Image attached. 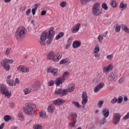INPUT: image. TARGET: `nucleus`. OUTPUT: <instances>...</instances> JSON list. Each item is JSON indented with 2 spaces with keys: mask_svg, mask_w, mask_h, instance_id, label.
Returning a JSON list of instances; mask_svg holds the SVG:
<instances>
[{
  "mask_svg": "<svg viewBox=\"0 0 129 129\" xmlns=\"http://www.w3.org/2000/svg\"><path fill=\"white\" fill-rule=\"evenodd\" d=\"M55 34V31H54V29L53 28H51L47 32H44L42 33L40 36L39 43H40L41 46H45V43L46 41V39H48L47 41L48 45H50L51 44V42H52V40L53 39V36Z\"/></svg>",
  "mask_w": 129,
  "mask_h": 129,
  "instance_id": "nucleus-1",
  "label": "nucleus"
},
{
  "mask_svg": "<svg viewBox=\"0 0 129 129\" xmlns=\"http://www.w3.org/2000/svg\"><path fill=\"white\" fill-rule=\"evenodd\" d=\"M27 33V30L24 26L19 27L16 31L15 35V38L17 41H21L25 38V35Z\"/></svg>",
  "mask_w": 129,
  "mask_h": 129,
  "instance_id": "nucleus-2",
  "label": "nucleus"
},
{
  "mask_svg": "<svg viewBox=\"0 0 129 129\" xmlns=\"http://www.w3.org/2000/svg\"><path fill=\"white\" fill-rule=\"evenodd\" d=\"M13 62L14 60L5 58L1 61V65L4 68L6 71H10L11 70V66L10 64H13Z\"/></svg>",
  "mask_w": 129,
  "mask_h": 129,
  "instance_id": "nucleus-3",
  "label": "nucleus"
},
{
  "mask_svg": "<svg viewBox=\"0 0 129 129\" xmlns=\"http://www.w3.org/2000/svg\"><path fill=\"white\" fill-rule=\"evenodd\" d=\"M92 14L94 16L97 17L102 14V9L100 7V4L99 3H95L92 7Z\"/></svg>",
  "mask_w": 129,
  "mask_h": 129,
  "instance_id": "nucleus-4",
  "label": "nucleus"
},
{
  "mask_svg": "<svg viewBox=\"0 0 129 129\" xmlns=\"http://www.w3.org/2000/svg\"><path fill=\"white\" fill-rule=\"evenodd\" d=\"M69 75V72H65L63 75L62 77H59L57 78L55 80V84L56 86H59L60 84H62L65 80H66V77H67Z\"/></svg>",
  "mask_w": 129,
  "mask_h": 129,
  "instance_id": "nucleus-5",
  "label": "nucleus"
},
{
  "mask_svg": "<svg viewBox=\"0 0 129 129\" xmlns=\"http://www.w3.org/2000/svg\"><path fill=\"white\" fill-rule=\"evenodd\" d=\"M54 94L55 95H59L60 96H65L67 95V91L65 89H56L54 91Z\"/></svg>",
  "mask_w": 129,
  "mask_h": 129,
  "instance_id": "nucleus-6",
  "label": "nucleus"
},
{
  "mask_svg": "<svg viewBox=\"0 0 129 129\" xmlns=\"http://www.w3.org/2000/svg\"><path fill=\"white\" fill-rule=\"evenodd\" d=\"M120 117H121L120 114L118 113H114L112 119L113 123L114 124H117L118 122H119V121L120 120Z\"/></svg>",
  "mask_w": 129,
  "mask_h": 129,
  "instance_id": "nucleus-7",
  "label": "nucleus"
},
{
  "mask_svg": "<svg viewBox=\"0 0 129 129\" xmlns=\"http://www.w3.org/2000/svg\"><path fill=\"white\" fill-rule=\"evenodd\" d=\"M88 102V96L87 93L86 91L83 92L82 94V105H85L86 103Z\"/></svg>",
  "mask_w": 129,
  "mask_h": 129,
  "instance_id": "nucleus-8",
  "label": "nucleus"
},
{
  "mask_svg": "<svg viewBox=\"0 0 129 129\" xmlns=\"http://www.w3.org/2000/svg\"><path fill=\"white\" fill-rule=\"evenodd\" d=\"M105 86V84L103 82H101L99 83L94 88V92L95 93H97L99 92L101 89H102Z\"/></svg>",
  "mask_w": 129,
  "mask_h": 129,
  "instance_id": "nucleus-9",
  "label": "nucleus"
},
{
  "mask_svg": "<svg viewBox=\"0 0 129 129\" xmlns=\"http://www.w3.org/2000/svg\"><path fill=\"white\" fill-rule=\"evenodd\" d=\"M81 27V23H77V24L75 25L71 30L72 34H76V33H78V32H79V30H80Z\"/></svg>",
  "mask_w": 129,
  "mask_h": 129,
  "instance_id": "nucleus-10",
  "label": "nucleus"
},
{
  "mask_svg": "<svg viewBox=\"0 0 129 129\" xmlns=\"http://www.w3.org/2000/svg\"><path fill=\"white\" fill-rule=\"evenodd\" d=\"M17 70L19 71V72H22V73H28V72H29L30 71L29 68L23 65H20L19 67H18Z\"/></svg>",
  "mask_w": 129,
  "mask_h": 129,
  "instance_id": "nucleus-11",
  "label": "nucleus"
},
{
  "mask_svg": "<svg viewBox=\"0 0 129 129\" xmlns=\"http://www.w3.org/2000/svg\"><path fill=\"white\" fill-rule=\"evenodd\" d=\"M62 58V53L58 52L56 54H54L52 59L53 62L55 63L59 62V60Z\"/></svg>",
  "mask_w": 129,
  "mask_h": 129,
  "instance_id": "nucleus-12",
  "label": "nucleus"
},
{
  "mask_svg": "<svg viewBox=\"0 0 129 129\" xmlns=\"http://www.w3.org/2000/svg\"><path fill=\"white\" fill-rule=\"evenodd\" d=\"M24 112L26 114H28L29 115H33L35 114V111L33 109H30L28 107L23 108Z\"/></svg>",
  "mask_w": 129,
  "mask_h": 129,
  "instance_id": "nucleus-13",
  "label": "nucleus"
},
{
  "mask_svg": "<svg viewBox=\"0 0 129 129\" xmlns=\"http://www.w3.org/2000/svg\"><path fill=\"white\" fill-rule=\"evenodd\" d=\"M41 88V83L39 81H36L32 86V89L33 91H36Z\"/></svg>",
  "mask_w": 129,
  "mask_h": 129,
  "instance_id": "nucleus-14",
  "label": "nucleus"
},
{
  "mask_svg": "<svg viewBox=\"0 0 129 129\" xmlns=\"http://www.w3.org/2000/svg\"><path fill=\"white\" fill-rule=\"evenodd\" d=\"M113 69V64H110L108 66H106L103 67V72L104 73H108V72H110V71H111V70H112Z\"/></svg>",
  "mask_w": 129,
  "mask_h": 129,
  "instance_id": "nucleus-15",
  "label": "nucleus"
},
{
  "mask_svg": "<svg viewBox=\"0 0 129 129\" xmlns=\"http://www.w3.org/2000/svg\"><path fill=\"white\" fill-rule=\"evenodd\" d=\"M47 72H48V73H51L54 76H57L58 74V69L53 68H48L47 69Z\"/></svg>",
  "mask_w": 129,
  "mask_h": 129,
  "instance_id": "nucleus-16",
  "label": "nucleus"
},
{
  "mask_svg": "<svg viewBox=\"0 0 129 129\" xmlns=\"http://www.w3.org/2000/svg\"><path fill=\"white\" fill-rule=\"evenodd\" d=\"M117 76L113 73H110L108 76V80L109 81H116Z\"/></svg>",
  "mask_w": 129,
  "mask_h": 129,
  "instance_id": "nucleus-17",
  "label": "nucleus"
},
{
  "mask_svg": "<svg viewBox=\"0 0 129 129\" xmlns=\"http://www.w3.org/2000/svg\"><path fill=\"white\" fill-rule=\"evenodd\" d=\"M53 103L54 105H62V104H64V103H65V100L59 98L53 101Z\"/></svg>",
  "mask_w": 129,
  "mask_h": 129,
  "instance_id": "nucleus-18",
  "label": "nucleus"
},
{
  "mask_svg": "<svg viewBox=\"0 0 129 129\" xmlns=\"http://www.w3.org/2000/svg\"><path fill=\"white\" fill-rule=\"evenodd\" d=\"M75 89V86L73 84L69 85L68 88L67 89H65L67 91V95L68 92H73Z\"/></svg>",
  "mask_w": 129,
  "mask_h": 129,
  "instance_id": "nucleus-19",
  "label": "nucleus"
},
{
  "mask_svg": "<svg viewBox=\"0 0 129 129\" xmlns=\"http://www.w3.org/2000/svg\"><path fill=\"white\" fill-rule=\"evenodd\" d=\"M102 113L105 118L108 117V116L109 115V109L107 108L103 109Z\"/></svg>",
  "mask_w": 129,
  "mask_h": 129,
  "instance_id": "nucleus-20",
  "label": "nucleus"
},
{
  "mask_svg": "<svg viewBox=\"0 0 129 129\" xmlns=\"http://www.w3.org/2000/svg\"><path fill=\"white\" fill-rule=\"evenodd\" d=\"M81 46V42L78 40L75 41L73 43V47L74 49H77V48H79Z\"/></svg>",
  "mask_w": 129,
  "mask_h": 129,
  "instance_id": "nucleus-21",
  "label": "nucleus"
},
{
  "mask_svg": "<svg viewBox=\"0 0 129 129\" xmlns=\"http://www.w3.org/2000/svg\"><path fill=\"white\" fill-rule=\"evenodd\" d=\"M7 90V86L6 85L4 84H0V92H1L2 94Z\"/></svg>",
  "mask_w": 129,
  "mask_h": 129,
  "instance_id": "nucleus-22",
  "label": "nucleus"
},
{
  "mask_svg": "<svg viewBox=\"0 0 129 129\" xmlns=\"http://www.w3.org/2000/svg\"><path fill=\"white\" fill-rule=\"evenodd\" d=\"M26 107L30 109H35L36 108V105L33 103H29L26 104Z\"/></svg>",
  "mask_w": 129,
  "mask_h": 129,
  "instance_id": "nucleus-23",
  "label": "nucleus"
},
{
  "mask_svg": "<svg viewBox=\"0 0 129 129\" xmlns=\"http://www.w3.org/2000/svg\"><path fill=\"white\" fill-rule=\"evenodd\" d=\"M55 54V52L54 51H50L48 54H47V59L48 60H52L53 61V58H54V55Z\"/></svg>",
  "mask_w": 129,
  "mask_h": 129,
  "instance_id": "nucleus-24",
  "label": "nucleus"
},
{
  "mask_svg": "<svg viewBox=\"0 0 129 129\" xmlns=\"http://www.w3.org/2000/svg\"><path fill=\"white\" fill-rule=\"evenodd\" d=\"M99 51H100L99 45H96L93 49V54H98V53H99Z\"/></svg>",
  "mask_w": 129,
  "mask_h": 129,
  "instance_id": "nucleus-25",
  "label": "nucleus"
},
{
  "mask_svg": "<svg viewBox=\"0 0 129 129\" xmlns=\"http://www.w3.org/2000/svg\"><path fill=\"white\" fill-rule=\"evenodd\" d=\"M2 94H4L7 98H10L12 96V92L8 91V90L2 93Z\"/></svg>",
  "mask_w": 129,
  "mask_h": 129,
  "instance_id": "nucleus-26",
  "label": "nucleus"
},
{
  "mask_svg": "<svg viewBox=\"0 0 129 129\" xmlns=\"http://www.w3.org/2000/svg\"><path fill=\"white\" fill-rule=\"evenodd\" d=\"M6 82L9 86H16V84L15 83V82H14V80H7Z\"/></svg>",
  "mask_w": 129,
  "mask_h": 129,
  "instance_id": "nucleus-27",
  "label": "nucleus"
},
{
  "mask_svg": "<svg viewBox=\"0 0 129 129\" xmlns=\"http://www.w3.org/2000/svg\"><path fill=\"white\" fill-rule=\"evenodd\" d=\"M47 110L48 112L52 113L55 110V106H53V105H49L47 107Z\"/></svg>",
  "mask_w": 129,
  "mask_h": 129,
  "instance_id": "nucleus-28",
  "label": "nucleus"
},
{
  "mask_svg": "<svg viewBox=\"0 0 129 129\" xmlns=\"http://www.w3.org/2000/svg\"><path fill=\"white\" fill-rule=\"evenodd\" d=\"M69 60H70L69 58L67 57L64 59L61 60L59 61V64H60V65H62V64H67V63H68V62H69Z\"/></svg>",
  "mask_w": 129,
  "mask_h": 129,
  "instance_id": "nucleus-29",
  "label": "nucleus"
},
{
  "mask_svg": "<svg viewBox=\"0 0 129 129\" xmlns=\"http://www.w3.org/2000/svg\"><path fill=\"white\" fill-rule=\"evenodd\" d=\"M127 6L126 4H124L123 2H121L119 4V9H121L122 11H123L126 9Z\"/></svg>",
  "mask_w": 129,
  "mask_h": 129,
  "instance_id": "nucleus-30",
  "label": "nucleus"
},
{
  "mask_svg": "<svg viewBox=\"0 0 129 129\" xmlns=\"http://www.w3.org/2000/svg\"><path fill=\"white\" fill-rule=\"evenodd\" d=\"M121 28H122V30H123V31H124V32H125V33H128L129 34V29H128V28H127L126 25H125L124 24H122Z\"/></svg>",
  "mask_w": 129,
  "mask_h": 129,
  "instance_id": "nucleus-31",
  "label": "nucleus"
},
{
  "mask_svg": "<svg viewBox=\"0 0 129 129\" xmlns=\"http://www.w3.org/2000/svg\"><path fill=\"white\" fill-rule=\"evenodd\" d=\"M18 117H19L20 120H21V121L25 119V116H24V114H23L22 112L18 113Z\"/></svg>",
  "mask_w": 129,
  "mask_h": 129,
  "instance_id": "nucleus-32",
  "label": "nucleus"
},
{
  "mask_svg": "<svg viewBox=\"0 0 129 129\" xmlns=\"http://www.w3.org/2000/svg\"><path fill=\"white\" fill-rule=\"evenodd\" d=\"M4 119L5 121H9V120H12L13 119V117L8 115H6L4 116Z\"/></svg>",
  "mask_w": 129,
  "mask_h": 129,
  "instance_id": "nucleus-33",
  "label": "nucleus"
},
{
  "mask_svg": "<svg viewBox=\"0 0 129 129\" xmlns=\"http://www.w3.org/2000/svg\"><path fill=\"white\" fill-rule=\"evenodd\" d=\"M12 52V48L11 47H8L6 48V50H5V55L6 56H9Z\"/></svg>",
  "mask_w": 129,
  "mask_h": 129,
  "instance_id": "nucleus-34",
  "label": "nucleus"
},
{
  "mask_svg": "<svg viewBox=\"0 0 129 129\" xmlns=\"http://www.w3.org/2000/svg\"><path fill=\"white\" fill-rule=\"evenodd\" d=\"M31 91H32V89L26 88V89L23 90V92L25 95L30 94V93H31Z\"/></svg>",
  "mask_w": 129,
  "mask_h": 129,
  "instance_id": "nucleus-35",
  "label": "nucleus"
},
{
  "mask_svg": "<svg viewBox=\"0 0 129 129\" xmlns=\"http://www.w3.org/2000/svg\"><path fill=\"white\" fill-rule=\"evenodd\" d=\"M64 36V33L60 32L55 37V40H59V39H61L62 37Z\"/></svg>",
  "mask_w": 129,
  "mask_h": 129,
  "instance_id": "nucleus-36",
  "label": "nucleus"
},
{
  "mask_svg": "<svg viewBox=\"0 0 129 129\" xmlns=\"http://www.w3.org/2000/svg\"><path fill=\"white\" fill-rule=\"evenodd\" d=\"M110 6L112 7V8H116V2H115V0L110 1Z\"/></svg>",
  "mask_w": 129,
  "mask_h": 129,
  "instance_id": "nucleus-37",
  "label": "nucleus"
},
{
  "mask_svg": "<svg viewBox=\"0 0 129 129\" xmlns=\"http://www.w3.org/2000/svg\"><path fill=\"white\" fill-rule=\"evenodd\" d=\"M39 116H40V117H42V118H46V117H47V115H46V113L44 112H40L39 113Z\"/></svg>",
  "mask_w": 129,
  "mask_h": 129,
  "instance_id": "nucleus-38",
  "label": "nucleus"
},
{
  "mask_svg": "<svg viewBox=\"0 0 129 129\" xmlns=\"http://www.w3.org/2000/svg\"><path fill=\"white\" fill-rule=\"evenodd\" d=\"M33 128L34 129H42L43 128V127L41 124H36L33 125Z\"/></svg>",
  "mask_w": 129,
  "mask_h": 129,
  "instance_id": "nucleus-39",
  "label": "nucleus"
},
{
  "mask_svg": "<svg viewBox=\"0 0 129 129\" xmlns=\"http://www.w3.org/2000/svg\"><path fill=\"white\" fill-rule=\"evenodd\" d=\"M120 28H121V26L119 25L116 24V27H115V31L117 33H118L120 32Z\"/></svg>",
  "mask_w": 129,
  "mask_h": 129,
  "instance_id": "nucleus-40",
  "label": "nucleus"
},
{
  "mask_svg": "<svg viewBox=\"0 0 129 129\" xmlns=\"http://www.w3.org/2000/svg\"><path fill=\"white\" fill-rule=\"evenodd\" d=\"M37 9H38V4H36L35 5V8L32 9V13L33 16L36 15V11H37Z\"/></svg>",
  "mask_w": 129,
  "mask_h": 129,
  "instance_id": "nucleus-41",
  "label": "nucleus"
},
{
  "mask_svg": "<svg viewBox=\"0 0 129 129\" xmlns=\"http://www.w3.org/2000/svg\"><path fill=\"white\" fill-rule=\"evenodd\" d=\"M72 104H74L76 107H77V108H80V107H81V105H80L78 102L73 101Z\"/></svg>",
  "mask_w": 129,
  "mask_h": 129,
  "instance_id": "nucleus-42",
  "label": "nucleus"
},
{
  "mask_svg": "<svg viewBox=\"0 0 129 129\" xmlns=\"http://www.w3.org/2000/svg\"><path fill=\"white\" fill-rule=\"evenodd\" d=\"M59 6L61 8H65L67 6V3L65 1H62L60 3Z\"/></svg>",
  "mask_w": 129,
  "mask_h": 129,
  "instance_id": "nucleus-43",
  "label": "nucleus"
},
{
  "mask_svg": "<svg viewBox=\"0 0 129 129\" xmlns=\"http://www.w3.org/2000/svg\"><path fill=\"white\" fill-rule=\"evenodd\" d=\"M106 119L105 118H103L99 122V125H103V124H105V122H106V121H105Z\"/></svg>",
  "mask_w": 129,
  "mask_h": 129,
  "instance_id": "nucleus-44",
  "label": "nucleus"
},
{
  "mask_svg": "<svg viewBox=\"0 0 129 129\" xmlns=\"http://www.w3.org/2000/svg\"><path fill=\"white\" fill-rule=\"evenodd\" d=\"M102 9L105 10V11H107V10H108V7H107V5H106V4H105V3L102 4Z\"/></svg>",
  "mask_w": 129,
  "mask_h": 129,
  "instance_id": "nucleus-45",
  "label": "nucleus"
},
{
  "mask_svg": "<svg viewBox=\"0 0 129 129\" xmlns=\"http://www.w3.org/2000/svg\"><path fill=\"white\" fill-rule=\"evenodd\" d=\"M97 39L100 43H102V40H103V36H102V35L100 34L98 36Z\"/></svg>",
  "mask_w": 129,
  "mask_h": 129,
  "instance_id": "nucleus-46",
  "label": "nucleus"
},
{
  "mask_svg": "<svg viewBox=\"0 0 129 129\" xmlns=\"http://www.w3.org/2000/svg\"><path fill=\"white\" fill-rule=\"evenodd\" d=\"M71 117L75 120H76V118H77V114L76 113H74L71 115Z\"/></svg>",
  "mask_w": 129,
  "mask_h": 129,
  "instance_id": "nucleus-47",
  "label": "nucleus"
},
{
  "mask_svg": "<svg viewBox=\"0 0 129 129\" xmlns=\"http://www.w3.org/2000/svg\"><path fill=\"white\" fill-rule=\"evenodd\" d=\"M103 102H104L103 101H99L98 102L97 105H98L99 108H101V107L102 106V105L103 104Z\"/></svg>",
  "mask_w": 129,
  "mask_h": 129,
  "instance_id": "nucleus-48",
  "label": "nucleus"
},
{
  "mask_svg": "<svg viewBox=\"0 0 129 129\" xmlns=\"http://www.w3.org/2000/svg\"><path fill=\"white\" fill-rule=\"evenodd\" d=\"M77 122V120H75L74 121L70 123V125L72 126V127H75V124Z\"/></svg>",
  "mask_w": 129,
  "mask_h": 129,
  "instance_id": "nucleus-49",
  "label": "nucleus"
},
{
  "mask_svg": "<svg viewBox=\"0 0 129 129\" xmlns=\"http://www.w3.org/2000/svg\"><path fill=\"white\" fill-rule=\"evenodd\" d=\"M106 58L108 60H112V58H113V54L108 55H107Z\"/></svg>",
  "mask_w": 129,
  "mask_h": 129,
  "instance_id": "nucleus-50",
  "label": "nucleus"
},
{
  "mask_svg": "<svg viewBox=\"0 0 129 129\" xmlns=\"http://www.w3.org/2000/svg\"><path fill=\"white\" fill-rule=\"evenodd\" d=\"M116 102H117V98H114L111 101V103H112V104H114V103H116Z\"/></svg>",
  "mask_w": 129,
  "mask_h": 129,
  "instance_id": "nucleus-51",
  "label": "nucleus"
},
{
  "mask_svg": "<svg viewBox=\"0 0 129 129\" xmlns=\"http://www.w3.org/2000/svg\"><path fill=\"white\" fill-rule=\"evenodd\" d=\"M129 118V112L123 117V119L126 120V119H128Z\"/></svg>",
  "mask_w": 129,
  "mask_h": 129,
  "instance_id": "nucleus-52",
  "label": "nucleus"
},
{
  "mask_svg": "<svg viewBox=\"0 0 129 129\" xmlns=\"http://www.w3.org/2000/svg\"><path fill=\"white\" fill-rule=\"evenodd\" d=\"M122 99H123L122 97L121 96L119 97L117 99L118 103H121V102H122Z\"/></svg>",
  "mask_w": 129,
  "mask_h": 129,
  "instance_id": "nucleus-53",
  "label": "nucleus"
},
{
  "mask_svg": "<svg viewBox=\"0 0 129 129\" xmlns=\"http://www.w3.org/2000/svg\"><path fill=\"white\" fill-rule=\"evenodd\" d=\"M80 2L82 5H85V4H86V3L90 2V0H80Z\"/></svg>",
  "mask_w": 129,
  "mask_h": 129,
  "instance_id": "nucleus-54",
  "label": "nucleus"
},
{
  "mask_svg": "<svg viewBox=\"0 0 129 129\" xmlns=\"http://www.w3.org/2000/svg\"><path fill=\"white\" fill-rule=\"evenodd\" d=\"M30 14H31V9H28L26 12V16H30Z\"/></svg>",
  "mask_w": 129,
  "mask_h": 129,
  "instance_id": "nucleus-55",
  "label": "nucleus"
},
{
  "mask_svg": "<svg viewBox=\"0 0 129 129\" xmlns=\"http://www.w3.org/2000/svg\"><path fill=\"white\" fill-rule=\"evenodd\" d=\"M54 83H55V82L53 81H50L48 82V86H52V85H54Z\"/></svg>",
  "mask_w": 129,
  "mask_h": 129,
  "instance_id": "nucleus-56",
  "label": "nucleus"
},
{
  "mask_svg": "<svg viewBox=\"0 0 129 129\" xmlns=\"http://www.w3.org/2000/svg\"><path fill=\"white\" fill-rule=\"evenodd\" d=\"M124 78H121L119 80V83H123V82H124Z\"/></svg>",
  "mask_w": 129,
  "mask_h": 129,
  "instance_id": "nucleus-57",
  "label": "nucleus"
},
{
  "mask_svg": "<svg viewBox=\"0 0 129 129\" xmlns=\"http://www.w3.org/2000/svg\"><path fill=\"white\" fill-rule=\"evenodd\" d=\"M72 37L69 38L68 39V43L71 44V43H72Z\"/></svg>",
  "mask_w": 129,
  "mask_h": 129,
  "instance_id": "nucleus-58",
  "label": "nucleus"
},
{
  "mask_svg": "<svg viewBox=\"0 0 129 129\" xmlns=\"http://www.w3.org/2000/svg\"><path fill=\"white\" fill-rule=\"evenodd\" d=\"M14 83L15 84V86H16V84H20V80H19L18 78L16 79L15 82H14Z\"/></svg>",
  "mask_w": 129,
  "mask_h": 129,
  "instance_id": "nucleus-59",
  "label": "nucleus"
},
{
  "mask_svg": "<svg viewBox=\"0 0 129 129\" xmlns=\"http://www.w3.org/2000/svg\"><path fill=\"white\" fill-rule=\"evenodd\" d=\"M46 13H47V12H46V11L43 10V11H42L41 12V16H45V15H46Z\"/></svg>",
  "mask_w": 129,
  "mask_h": 129,
  "instance_id": "nucleus-60",
  "label": "nucleus"
},
{
  "mask_svg": "<svg viewBox=\"0 0 129 129\" xmlns=\"http://www.w3.org/2000/svg\"><path fill=\"white\" fill-rule=\"evenodd\" d=\"M94 57H95V58H99V57H100V54L98 53H94Z\"/></svg>",
  "mask_w": 129,
  "mask_h": 129,
  "instance_id": "nucleus-61",
  "label": "nucleus"
},
{
  "mask_svg": "<svg viewBox=\"0 0 129 129\" xmlns=\"http://www.w3.org/2000/svg\"><path fill=\"white\" fill-rule=\"evenodd\" d=\"M107 33H108L107 31H106L105 33H104L103 34V35H102V36L103 37H104L105 38H106V37H107Z\"/></svg>",
  "mask_w": 129,
  "mask_h": 129,
  "instance_id": "nucleus-62",
  "label": "nucleus"
},
{
  "mask_svg": "<svg viewBox=\"0 0 129 129\" xmlns=\"http://www.w3.org/2000/svg\"><path fill=\"white\" fill-rule=\"evenodd\" d=\"M4 127H5V123H2L0 125V129H3Z\"/></svg>",
  "mask_w": 129,
  "mask_h": 129,
  "instance_id": "nucleus-63",
  "label": "nucleus"
},
{
  "mask_svg": "<svg viewBox=\"0 0 129 129\" xmlns=\"http://www.w3.org/2000/svg\"><path fill=\"white\" fill-rule=\"evenodd\" d=\"M15 106V104L13 103H11L10 104V107H11V108H13V107Z\"/></svg>",
  "mask_w": 129,
  "mask_h": 129,
  "instance_id": "nucleus-64",
  "label": "nucleus"
}]
</instances>
